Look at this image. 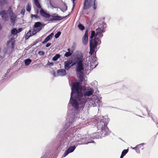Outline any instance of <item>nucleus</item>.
<instances>
[{"label":"nucleus","mask_w":158,"mask_h":158,"mask_svg":"<svg viewBox=\"0 0 158 158\" xmlns=\"http://www.w3.org/2000/svg\"><path fill=\"white\" fill-rule=\"evenodd\" d=\"M71 90L70 102L73 108L68 111L66 120L69 122L68 123L69 125L77 119L79 112V82H77L73 83Z\"/></svg>","instance_id":"obj_1"},{"label":"nucleus","mask_w":158,"mask_h":158,"mask_svg":"<svg viewBox=\"0 0 158 158\" xmlns=\"http://www.w3.org/2000/svg\"><path fill=\"white\" fill-rule=\"evenodd\" d=\"M104 31V28H98L96 30V33L94 31H92L91 32V35L90 37V40H94L100 44L101 41L100 39L102 37L103 35L102 34Z\"/></svg>","instance_id":"obj_2"},{"label":"nucleus","mask_w":158,"mask_h":158,"mask_svg":"<svg viewBox=\"0 0 158 158\" xmlns=\"http://www.w3.org/2000/svg\"><path fill=\"white\" fill-rule=\"evenodd\" d=\"M87 72L85 73V69H82V67L81 65H80V91H85L86 89L85 78H86V77L85 74H87Z\"/></svg>","instance_id":"obj_3"},{"label":"nucleus","mask_w":158,"mask_h":158,"mask_svg":"<svg viewBox=\"0 0 158 158\" xmlns=\"http://www.w3.org/2000/svg\"><path fill=\"white\" fill-rule=\"evenodd\" d=\"M81 91H80V108L83 109L85 106V104L86 102L85 97L91 95L94 93V90L93 89H90L88 91L86 92L84 94V97H82Z\"/></svg>","instance_id":"obj_4"},{"label":"nucleus","mask_w":158,"mask_h":158,"mask_svg":"<svg viewBox=\"0 0 158 158\" xmlns=\"http://www.w3.org/2000/svg\"><path fill=\"white\" fill-rule=\"evenodd\" d=\"M83 55L81 53H80V65L82 67V69H85V73H86L89 69L88 63L87 62L86 57L83 58Z\"/></svg>","instance_id":"obj_5"},{"label":"nucleus","mask_w":158,"mask_h":158,"mask_svg":"<svg viewBox=\"0 0 158 158\" xmlns=\"http://www.w3.org/2000/svg\"><path fill=\"white\" fill-rule=\"evenodd\" d=\"M76 64L77 68L76 69V71L78 74L79 73V60L77 59L76 62H74L73 63L71 61L67 60L64 62V65L65 69L67 70H69L71 66Z\"/></svg>","instance_id":"obj_6"},{"label":"nucleus","mask_w":158,"mask_h":158,"mask_svg":"<svg viewBox=\"0 0 158 158\" xmlns=\"http://www.w3.org/2000/svg\"><path fill=\"white\" fill-rule=\"evenodd\" d=\"M96 0H85L84 4L83 9L82 10L83 14L85 10L88 9L91 6L93 5V8L95 10L97 7V5L95 3Z\"/></svg>","instance_id":"obj_7"},{"label":"nucleus","mask_w":158,"mask_h":158,"mask_svg":"<svg viewBox=\"0 0 158 158\" xmlns=\"http://www.w3.org/2000/svg\"><path fill=\"white\" fill-rule=\"evenodd\" d=\"M11 8L10 7L7 10H2L0 12V15L5 21H7L9 19V12L11 10Z\"/></svg>","instance_id":"obj_8"},{"label":"nucleus","mask_w":158,"mask_h":158,"mask_svg":"<svg viewBox=\"0 0 158 158\" xmlns=\"http://www.w3.org/2000/svg\"><path fill=\"white\" fill-rule=\"evenodd\" d=\"M99 127H101L102 134L104 133V135H106L109 131V129L107 127V124L103 121H101L99 125Z\"/></svg>","instance_id":"obj_9"},{"label":"nucleus","mask_w":158,"mask_h":158,"mask_svg":"<svg viewBox=\"0 0 158 158\" xmlns=\"http://www.w3.org/2000/svg\"><path fill=\"white\" fill-rule=\"evenodd\" d=\"M41 29V28H34L30 30L26 34L25 36V39H28L30 37L35 35L37 32L40 31Z\"/></svg>","instance_id":"obj_10"},{"label":"nucleus","mask_w":158,"mask_h":158,"mask_svg":"<svg viewBox=\"0 0 158 158\" xmlns=\"http://www.w3.org/2000/svg\"><path fill=\"white\" fill-rule=\"evenodd\" d=\"M98 43L95 42L94 40H90L89 45H90V51L89 53L91 55H92L94 51V49L95 47H96L97 44Z\"/></svg>","instance_id":"obj_11"},{"label":"nucleus","mask_w":158,"mask_h":158,"mask_svg":"<svg viewBox=\"0 0 158 158\" xmlns=\"http://www.w3.org/2000/svg\"><path fill=\"white\" fill-rule=\"evenodd\" d=\"M90 140L89 135H83L80 139V142L81 143L80 144H87L90 143L89 141Z\"/></svg>","instance_id":"obj_12"},{"label":"nucleus","mask_w":158,"mask_h":158,"mask_svg":"<svg viewBox=\"0 0 158 158\" xmlns=\"http://www.w3.org/2000/svg\"><path fill=\"white\" fill-rule=\"evenodd\" d=\"M51 17H52V18L49 20V22H52L53 21L60 20L65 18V17L60 16L56 13L52 14L51 15Z\"/></svg>","instance_id":"obj_13"},{"label":"nucleus","mask_w":158,"mask_h":158,"mask_svg":"<svg viewBox=\"0 0 158 158\" xmlns=\"http://www.w3.org/2000/svg\"><path fill=\"white\" fill-rule=\"evenodd\" d=\"M40 12L41 15L44 17L49 18L51 17V15L47 12L46 10H44L43 9H40Z\"/></svg>","instance_id":"obj_14"},{"label":"nucleus","mask_w":158,"mask_h":158,"mask_svg":"<svg viewBox=\"0 0 158 158\" xmlns=\"http://www.w3.org/2000/svg\"><path fill=\"white\" fill-rule=\"evenodd\" d=\"M11 35L10 36V38L11 40H14L17 36V34L18 33L17 29L16 28H14L11 31Z\"/></svg>","instance_id":"obj_15"},{"label":"nucleus","mask_w":158,"mask_h":158,"mask_svg":"<svg viewBox=\"0 0 158 158\" xmlns=\"http://www.w3.org/2000/svg\"><path fill=\"white\" fill-rule=\"evenodd\" d=\"M88 30H86L82 38V41L83 44L86 45L88 42Z\"/></svg>","instance_id":"obj_16"},{"label":"nucleus","mask_w":158,"mask_h":158,"mask_svg":"<svg viewBox=\"0 0 158 158\" xmlns=\"http://www.w3.org/2000/svg\"><path fill=\"white\" fill-rule=\"evenodd\" d=\"M9 16L10 19V21L12 23H14L16 20V16L12 10L9 12Z\"/></svg>","instance_id":"obj_17"},{"label":"nucleus","mask_w":158,"mask_h":158,"mask_svg":"<svg viewBox=\"0 0 158 158\" xmlns=\"http://www.w3.org/2000/svg\"><path fill=\"white\" fill-rule=\"evenodd\" d=\"M144 143H141L138 145L135 148H134L133 149H135L136 151V152L138 153H139L140 152V151L142 150L144 148Z\"/></svg>","instance_id":"obj_18"},{"label":"nucleus","mask_w":158,"mask_h":158,"mask_svg":"<svg viewBox=\"0 0 158 158\" xmlns=\"http://www.w3.org/2000/svg\"><path fill=\"white\" fill-rule=\"evenodd\" d=\"M76 146L75 145L69 147L67 150H66L64 153V156L67 155L69 153L73 152L75 149Z\"/></svg>","instance_id":"obj_19"},{"label":"nucleus","mask_w":158,"mask_h":158,"mask_svg":"<svg viewBox=\"0 0 158 158\" xmlns=\"http://www.w3.org/2000/svg\"><path fill=\"white\" fill-rule=\"evenodd\" d=\"M57 73L58 76H63L65 75L66 73V71L64 69H60L57 71Z\"/></svg>","instance_id":"obj_20"},{"label":"nucleus","mask_w":158,"mask_h":158,"mask_svg":"<svg viewBox=\"0 0 158 158\" xmlns=\"http://www.w3.org/2000/svg\"><path fill=\"white\" fill-rule=\"evenodd\" d=\"M34 3L38 8L40 9H42L41 6L38 1V0H34Z\"/></svg>","instance_id":"obj_21"},{"label":"nucleus","mask_w":158,"mask_h":158,"mask_svg":"<svg viewBox=\"0 0 158 158\" xmlns=\"http://www.w3.org/2000/svg\"><path fill=\"white\" fill-rule=\"evenodd\" d=\"M41 23L40 22H37L35 23L34 26L35 28H41L40 26L41 25Z\"/></svg>","instance_id":"obj_22"},{"label":"nucleus","mask_w":158,"mask_h":158,"mask_svg":"<svg viewBox=\"0 0 158 158\" xmlns=\"http://www.w3.org/2000/svg\"><path fill=\"white\" fill-rule=\"evenodd\" d=\"M31 62V60L29 59H27L24 61L25 64L26 65H29Z\"/></svg>","instance_id":"obj_23"},{"label":"nucleus","mask_w":158,"mask_h":158,"mask_svg":"<svg viewBox=\"0 0 158 158\" xmlns=\"http://www.w3.org/2000/svg\"><path fill=\"white\" fill-rule=\"evenodd\" d=\"M60 57V55L59 54H57L53 57L52 60L54 61L56 60Z\"/></svg>","instance_id":"obj_24"},{"label":"nucleus","mask_w":158,"mask_h":158,"mask_svg":"<svg viewBox=\"0 0 158 158\" xmlns=\"http://www.w3.org/2000/svg\"><path fill=\"white\" fill-rule=\"evenodd\" d=\"M128 149L124 150L122 152L121 155L124 156L128 152Z\"/></svg>","instance_id":"obj_25"},{"label":"nucleus","mask_w":158,"mask_h":158,"mask_svg":"<svg viewBox=\"0 0 158 158\" xmlns=\"http://www.w3.org/2000/svg\"><path fill=\"white\" fill-rule=\"evenodd\" d=\"M26 10L30 12L31 10V6L29 4H28L27 6L26 7Z\"/></svg>","instance_id":"obj_26"},{"label":"nucleus","mask_w":158,"mask_h":158,"mask_svg":"<svg viewBox=\"0 0 158 158\" xmlns=\"http://www.w3.org/2000/svg\"><path fill=\"white\" fill-rule=\"evenodd\" d=\"M61 32L58 31L55 35V37L56 38H58L61 34Z\"/></svg>","instance_id":"obj_27"},{"label":"nucleus","mask_w":158,"mask_h":158,"mask_svg":"<svg viewBox=\"0 0 158 158\" xmlns=\"http://www.w3.org/2000/svg\"><path fill=\"white\" fill-rule=\"evenodd\" d=\"M72 53H71L70 52H66L64 54V56H65L68 57L70 56Z\"/></svg>","instance_id":"obj_28"},{"label":"nucleus","mask_w":158,"mask_h":158,"mask_svg":"<svg viewBox=\"0 0 158 158\" xmlns=\"http://www.w3.org/2000/svg\"><path fill=\"white\" fill-rule=\"evenodd\" d=\"M82 121L81 122V123H82V124H85L86 125L87 123H88V121H87V120H86V119L85 118H83L82 119Z\"/></svg>","instance_id":"obj_29"},{"label":"nucleus","mask_w":158,"mask_h":158,"mask_svg":"<svg viewBox=\"0 0 158 158\" xmlns=\"http://www.w3.org/2000/svg\"><path fill=\"white\" fill-rule=\"evenodd\" d=\"M50 40V39L48 38V37H47L42 42L43 44H45L48 41H49Z\"/></svg>","instance_id":"obj_30"},{"label":"nucleus","mask_w":158,"mask_h":158,"mask_svg":"<svg viewBox=\"0 0 158 158\" xmlns=\"http://www.w3.org/2000/svg\"><path fill=\"white\" fill-rule=\"evenodd\" d=\"M85 28V27L83 26L80 23V30H83Z\"/></svg>","instance_id":"obj_31"},{"label":"nucleus","mask_w":158,"mask_h":158,"mask_svg":"<svg viewBox=\"0 0 158 158\" xmlns=\"http://www.w3.org/2000/svg\"><path fill=\"white\" fill-rule=\"evenodd\" d=\"M34 17L35 18L37 19L38 18V16L37 15H31V18H33Z\"/></svg>","instance_id":"obj_32"},{"label":"nucleus","mask_w":158,"mask_h":158,"mask_svg":"<svg viewBox=\"0 0 158 158\" xmlns=\"http://www.w3.org/2000/svg\"><path fill=\"white\" fill-rule=\"evenodd\" d=\"M54 35V33H52L49 35L48 37V38L50 40L52 39L53 36Z\"/></svg>","instance_id":"obj_33"},{"label":"nucleus","mask_w":158,"mask_h":158,"mask_svg":"<svg viewBox=\"0 0 158 158\" xmlns=\"http://www.w3.org/2000/svg\"><path fill=\"white\" fill-rule=\"evenodd\" d=\"M54 35V33H52L49 35L48 37V38L50 40L52 39L53 36Z\"/></svg>","instance_id":"obj_34"},{"label":"nucleus","mask_w":158,"mask_h":158,"mask_svg":"<svg viewBox=\"0 0 158 158\" xmlns=\"http://www.w3.org/2000/svg\"><path fill=\"white\" fill-rule=\"evenodd\" d=\"M25 9H23L21 11V13L22 15H23L25 13Z\"/></svg>","instance_id":"obj_35"},{"label":"nucleus","mask_w":158,"mask_h":158,"mask_svg":"<svg viewBox=\"0 0 158 158\" xmlns=\"http://www.w3.org/2000/svg\"><path fill=\"white\" fill-rule=\"evenodd\" d=\"M5 0H2V1H0V6H2V3L5 2Z\"/></svg>","instance_id":"obj_36"},{"label":"nucleus","mask_w":158,"mask_h":158,"mask_svg":"<svg viewBox=\"0 0 158 158\" xmlns=\"http://www.w3.org/2000/svg\"><path fill=\"white\" fill-rule=\"evenodd\" d=\"M22 28H19L18 29H17V31L18 33L21 32L22 31Z\"/></svg>","instance_id":"obj_37"},{"label":"nucleus","mask_w":158,"mask_h":158,"mask_svg":"<svg viewBox=\"0 0 158 158\" xmlns=\"http://www.w3.org/2000/svg\"><path fill=\"white\" fill-rule=\"evenodd\" d=\"M51 45V43H47V44H46V47H48L49 46H50Z\"/></svg>","instance_id":"obj_38"},{"label":"nucleus","mask_w":158,"mask_h":158,"mask_svg":"<svg viewBox=\"0 0 158 158\" xmlns=\"http://www.w3.org/2000/svg\"><path fill=\"white\" fill-rule=\"evenodd\" d=\"M48 65L50 66H52L53 65V64L52 62L49 63Z\"/></svg>","instance_id":"obj_39"},{"label":"nucleus","mask_w":158,"mask_h":158,"mask_svg":"<svg viewBox=\"0 0 158 158\" xmlns=\"http://www.w3.org/2000/svg\"><path fill=\"white\" fill-rule=\"evenodd\" d=\"M52 73H53L54 76L55 77H56L57 76L55 74V72L54 71H51Z\"/></svg>","instance_id":"obj_40"},{"label":"nucleus","mask_w":158,"mask_h":158,"mask_svg":"<svg viewBox=\"0 0 158 158\" xmlns=\"http://www.w3.org/2000/svg\"><path fill=\"white\" fill-rule=\"evenodd\" d=\"M124 156H123V155H121V156L120 157V158H123Z\"/></svg>","instance_id":"obj_41"},{"label":"nucleus","mask_w":158,"mask_h":158,"mask_svg":"<svg viewBox=\"0 0 158 158\" xmlns=\"http://www.w3.org/2000/svg\"><path fill=\"white\" fill-rule=\"evenodd\" d=\"M67 10V7L66 6H65V11Z\"/></svg>","instance_id":"obj_42"},{"label":"nucleus","mask_w":158,"mask_h":158,"mask_svg":"<svg viewBox=\"0 0 158 158\" xmlns=\"http://www.w3.org/2000/svg\"><path fill=\"white\" fill-rule=\"evenodd\" d=\"M68 52H70V49H69V48H68Z\"/></svg>","instance_id":"obj_43"},{"label":"nucleus","mask_w":158,"mask_h":158,"mask_svg":"<svg viewBox=\"0 0 158 158\" xmlns=\"http://www.w3.org/2000/svg\"><path fill=\"white\" fill-rule=\"evenodd\" d=\"M75 0H72V1L73 2V3L74 4V1H75Z\"/></svg>","instance_id":"obj_44"},{"label":"nucleus","mask_w":158,"mask_h":158,"mask_svg":"<svg viewBox=\"0 0 158 158\" xmlns=\"http://www.w3.org/2000/svg\"><path fill=\"white\" fill-rule=\"evenodd\" d=\"M77 27L79 28V24L77 25Z\"/></svg>","instance_id":"obj_45"},{"label":"nucleus","mask_w":158,"mask_h":158,"mask_svg":"<svg viewBox=\"0 0 158 158\" xmlns=\"http://www.w3.org/2000/svg\"><path fill=\"white\" fill-rule=\"evenodd\" d=\"M11 44H12V45L14 43H13V42H11Z\"/></svg>","instance_id":"obj_46"},{"label":"nucleus","mask_w":158,"mask_h":158,"mask_svg":"<svg viewBox=\"0 0 158 158\" xmlns=\"http://www.w3.org/2000/svg\"><path fill=\"white\" fill-rule=\"evenodd\" d=\"M1 24H0V29H1Z\"/></svg>","instance_id":"obj_47"},{"label":"nucleus","mask_w":158,"mask_h":158,"mask_svg":"<svg viewBox=\"0 0 158 158\" xmlns=\"http://www.w3.org/2000/svg\"><path fill=\"white\" fill-rule=\"evenodd\" d=\"M38 12H39V11H38H38H37V13H38Z\"/></svg>","instance_id":"obj_48"},{"label":"nucleus","mask_w":158,"mask_h":158,"mask_svg":"<svg viewBox=\"0 0 158 158\" xmlns=\"http://www.w3.org/2000/svg\"><path fill=\"white\" fill-rule=\"evenodd\" d=\"M8 44H9V42L8 41Z\"/></svg>","instance_id":"obj_49"}]
</instances>
